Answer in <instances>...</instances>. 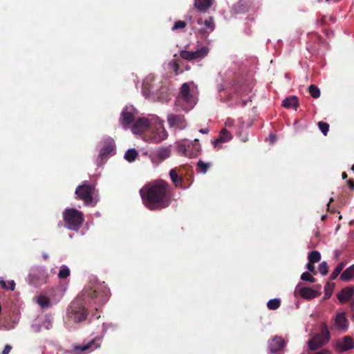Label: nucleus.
<instances>
[{
	"label": "nucleus",
	"instance_id": "nucleus-14",
	"mask_svg": "<svg viewBox=\"0 0 354 354\" xmlns=\"http://www.w3.org/2000/svg\"><path fill=\"white\" fill-rule=\"evenodd\" d=\"M286 343L283 337L274 336L268 342V349L270 353H277L283 348Z\"/></svg>",
	"mask_w": 354,
	"mask_h": 354
},
{
	"label": "nucleus",
	"instance_id": "nucleus-34",
	"mask_svg": "<svg viewBox=\"0 0 354 354\" xmlns=\"http://www.w3.org/2000/svg\"><path fill=\"white\" fill-rule=\"evenodd\" d=\"M309 93L313 98H318L320 96L319 88L314 84H312L308 88Z\"/></svg>",
	"mask_w": 354,
	"mask_h": 354
},
{
	"label": "nucleus",
	"instance_id": "nucleus-52",
	"mask_svg": "<svg viewBox=\"0 0 354 354\" xmlns=\"http://www.w3.org/2000/svg\"><path fill=\"white\" fill-rule=\"evenodd\" d=\"M330 352L327 349H322L316 354H329Z\"/></svg>",
	"mask_w": 354,
	"mask_h": 354
},
{
	"label": "nucleus",
	"instance_id": "nucleus-28",
	"mask_svg": "<svg viewBox=\"0 0 354 354\" xmlns=\"http://www.w3.org/2000/svg\"><path fill=\"white\" fill-rule=\"evenodd\" d=\"M37 303L42 308H48L50 307V299L44 295H39L38 297Z\"/></svg>",
	"mask_w": 354,
	"mask_h": 354
},
{
	"label": "nucleus",
	"instance_id": "nucleus-39",
	"mask_svg": "<svg viewBox=\"0 0 354 354\" xmlns=\"http://www.w3.org/2000/svg\"><path fill=\"white\" fill-rule=\"evenodd\" d=\"M301 279L303 281H310L311 283H314L315 281V279L308 272L302 273L301 275Z\"/></svg>",
	"mask_w": 354,
	"mask_h": 354
},
{
	"label": "nucleus",
	"instance_id": "nucleus-11",
	"mask_svg": "<svg viewBox=\"0 0 354 354\" xmlns=\"http://www.w3.org/2000/svg\"><path fill=\"white\" fill-rule=\"evenodd\" d=\"M167 120L170 128L183 130L187 127V121L183 114H168Z\"/></svg>",
	"mask_w": 354,
	"mask_h": 354
},
{
	"label": "nucleus",
	"instance_id": "nucleus-19",
	"mask_svg": "<svg viewBox=\"0 0 354 354\" xmlns=\"http://www.w3.org/2000/svg\"><path fill=\"white\" fill-rule=\"evenodd\" d=\"M337 346L341 351H346L354 348V341L350 336H344L337 342Z\"/></svg>",
	"mask_w": 354,
	"mask_h": 354
},
{
	"label": "nucleus",
	"instance_id": "nucleus-53",
	"mask_svg": "<svg viewBox=\"0 0 354 354\" xmlns=\"http://www.w3.org/2000/svg\"><path fill=\"white\" fill-rule=\"evenodd\" d=\"M199 131H200L201 133H208V131H209V130H208V129H207V128H206V129H201L199 130Z\"/></svg>",
	"mask_w": 354,
	"mask_h": 354
},
{
	"label": "nucleus",
	"instance_id": "nucleus-10",
	"mask_svg": "<svg viewBox=\"0 0 354 354\" xmlns=\"http://www.w3.org/2000/svg\"><path fill=\"white\" fill-rule=\"evenodd\" d=\"M208 53V48L207 47H202L196 51L182 50L180 53V56L185 60L194 61L201 60L204 58Z\"/></svg>",
	"mask_w": 354,
	"mask_h": 354
},
{
	"label": "nucleus",
	"instance_id": "nucleus-61",
	"mask_svg": "<svg viewBox=\"0 0 354 354\" xmlns=\"http://www.w3.org/2000/svg\"><path fill=\"white\" fill-rule=\"evenodd\" d=\"M351 170L354 171V165L352 166Z\"/></svg>",
	"mask_w": 354,
	"mask_h": 354
},
{
	"label": "nucleus",
	"instance_id": "nucleus-13",
	"mask_svg": "<svg viewBox=\"0 0 354 354\" xmlns=\"http://www.w3.org/2000/svg\"><path fill=\"white\" fill-rule=\"evenodd\" d=\"M100 346L99 339H93L85 344L75 346L73 351L75 354H84L99 348Z\"/></svg>",
	"mask_w": 354,
	"mask_h": 354
},
{
	"label": "nucleus",
	"instance_id": "nucleus-6",
	"mask_svg": "<svg viewBox=\"0 0 354 354\" xmlns=\"http://www.w3.org/2000/svg\"><path fill=\"white\" fill-rule=\"evenodd\" d=\"M95 194V186L83 183L77 186L75 189L77 198L84 201L86 205L94 206L95 202L93 201V196Z\"/></svg>",
	"mask_w": 354,
	"mask_h": 354
},
{
	"label": "nucleus",
	"instance_id": "nucleus-25",
	"mask_svg": "<svg viewBox=\"0 0 354 354\" xmlns=\"http://www.w3.org/2000/svg\"><path fill=\"white\" fill-rule=\"evenodd\" d=\"M180 94L183 100L187 102H190L192 95L190 93V87L188 83H184L180 88Z\"/></svg>",
	"mask_w": 354,
	"mask_h": 354
},
{
	"label": "nucleus",
	"instance_id": "nucleus-20",
	"mask_svg": "<svg viewBox=\"0 0 354 354\" xmlns=\"http://www.w3.org/2000/svg\"><path fill=\"white\" fill-rule=\"evenodd\" d=\"M251 2L249 0H239L234 5V10L236 13H244L249 10Z\"/></svg>",
	"mask_w": 354,
	"mask_h": 354
},
{
	"label": "nucleus",
	"instance_id": "nucleus-43",
	"mask_svg": "<svg viewBox=\"0 0 354 354\" xmlns=\"http://www.w3.org/2000/svg\"><path fill=\"white\" fill-rule=\"evenodd\" d=\"M315 263H310V261L306 265V268L310 271L313 272L315 274H316L314 264Z\"/></svg>",
	"mask_w": 354,
	"mask_h": 354
},
{
	"label": "nucleus",
	"instance_id": "nucleus-47",
	"mask_svg": "<svg viewBox=\"0 0 354 354\" xmlns=\"http://www.w3.org/2000/svg\"><path fill=\"white\" fill-rule=\"evenodd\" d=\"M8 285H9V288L11 290H15V283L14 282V281H10L8 282Z\"/></svg>",
	"mask_w": 354,
	"mask_h": 354
},
{
	"label": "nucleus",
	"instance_id": "nucleus-2",
	"mask_svg": "<svg viewBox=\"0 0 354 354\" xmlns=\"http://www.w3.org/2000/svg\"><path fill=\"white\" fill-rule=\"evenodd\" d=\"M140 194L143 204L150 210L166 208L171 203V187L163 180L146 184L140 190Z\"/></svg>",
	"mask_w": 354,
	"mask_h": 354
},
{
	"label": "nucleus",
	"instance_id": "nucleus-36",
	"mask_svg": "<svg viewBox=\"0 0 354 354\" xmlns=\"http://www.w3.org/2000/svg\"><path fill=\"white\" fill-rule=\"evenodd\" d=\"M318 127L319 130L322 132L324 136H326L329 131V124L324 122H319Z\"/></svg>",
	"mask_w": 354,
	"mask_h": 354
},
{
	"label": "nucleus",
	"instance_id": "nucleus-60",
	"mask_svg": "<svg viewBox=\"0 0 354 354\" xmlns=\"http://www.w3.org/2000/svg\"><path fill=\"white\" fill-rule=\"evenodd\" d=\"M44 259H46L48 258V255H44Z\"/></svg>",
	"mask_w": 354,
	"mask_h": 354
},
{
	"label": "nucleus",
	"instance_id": "nucleus-24",
	"mask_svg": "<svg viewBox=\"0 0 354 354\" xmlns=\"http://www.w3.org/2000/svg\"><path fill=\"white\" fill-rule=\"evenodd\" d=\"M354 278V264L347 268L340 275V280L350 281Z\"/></svg>",
	"mask_w": 354,
	"mask_h": 354
},
{
	"label": "nucleus",
	"instance_id": "nucleus-50",
	"mask_svg": "<svg viewBox=\"0 0 354 354\" xmlns=\"http://www.w3.org/2000/svg\"><path fill=\"white\" fill-rule=\"evenodd\" d=\"M0 285L4 289L8 288V286H7V283L3 280H0Z\"/></svg>",
	"mask_w": 354,
	"mask_h": 354
},
{
	"label": "nucleus",
	"instance_id": "nucleus-9",
	"mask_svg": "<svg viewBox=\"0 0 354 354\" xmlns=\"http://www.w3.org/2000/svg\"><path fill=\"white\" fill-rule=\"evenodd\" d=\"M136 109L132 106H125L120 117V122L124 129L129 128L130 125L136 121Z\"/></svg>",
	"mask_w": 354,
	"mask_h": 354
},
{
	"label": "nucleus",
	"instance_id": "nucleus-56",
	"mask_svg": "<svg viewBox=\"0 0 354 354\" xmlns=\"http://www.w3.org/2000/svg\"><path fill=\"white\" fill-rule=\"evenodd\" d=\"M330 295H331V292L326 290V296L327 297H330Z\"/></svg>",
	"mask_w": 354,
	"mask_h": 354
},
{
	"label": "nucleus",
	"instance_id": "nucleus-18",
	"mask_svg": "<svg viewBox=\"0 0 354 354\" xmlns=\"http://www.w3.org/2000/svg\"><path fill=\"white\" fill-rule=\"evenodd\" d=\"M214 0H194V8L201 12H206L212 6Z\"/></svg>",
	"mask_w": 354,
	"mask_h": 354
},
{
	"label": "nucleus",
	"instance_id": "nucleus-21",
	"mask_svg": "<svg viewBox=\"0 0 354 354\" xmlns=\"http://www.w3.org/2000/svg\"><path fill=\"white\" fill-rule=\"evenodd\" d=\"M299 295L306 299H312L319 295V292L316 290L307 287L301 288L299 291Z\"/></svg>",
	"mask_w": 354,
	"mask_h": 354
},
{
	"label": "nucleus",
	"instance_id": "nucleus-55",
	"mask_svg": "<svg viewBox=\"0 0 354 354\" xmlns=\"http://www.w3.org/2000/svg\"><path fill=\"white\" fill-rule=\"evenodd\" d=\"M342 178H343V179H346V178H348V175H347V174H346V172H344H344H342Z\"/></svg>",
	"mask_w": 354,
	"mask_h": 354
},
{
	"label": "nucleus",
	"instance_id": "nucleus-16",
	"mask_svg": "<svg viewBox=\"0 0 354 354\" xmlns=\"http://www.w3.org/2000/svg\"><path fill=\"white\" fill-rule=\"evenodd\" d=\"M354 295V286H347L342 289L337 295L339 301L342 304L349 301Z\"/></svg>",
	"mask_w": 354,
	"mask_h": 354
},
{
	"label": "nucleus",
	"instance_id": "nucleus-42",
	"mask_svg": "<svg viewBox=\"0 0 354 354\" xmlns=\"http://www.w3.org/2000/svg\"><path fill=\"white\" fill-rule=\"evenodd\" d=\"M171 69L174 71L176 75L178 74V70L180 68V65L176 61H174L173 63L171 64Z\"/></svg>",
	"mask_w": 354,
	"mask_h": 354
},
{
	"label": "nucleus",
	"instance_id": "nucleus-59",
	"mask_svg": "<svg viewBox=\"0 0 354 354\" xmlns=\"http://www.w3.org/2000/svg\"><path fill=\"white\" fill-rule=\"evenodd\" d=\"M333 201V198H330L329 203L332 202ZM329 205H330V203L328 204V207H329Z\"/></svg>",
	"mask_w": 354,
	"mask_h": 354
},
{
	"label": "nucleus",
	"instance_id": "nucleus-35",
	"mask_svg": "<svg viewBox=\"0 0 354 354\" xmlns=\"http://www.w3.org/2000/svg\"><path fill=\"white\" fill-rule=\"evenodd\" d=\"M69 275H70V270H69V268L67 266H62V268L59 270V272L58 273V277L59 279H66Z\"/></svg>",
	"mask_w": 354,
	"mask_h": 354
},
{
	"label": "nucleus",
	"instance_id": "nucleus-23",
	"mask_svg": "<svg viewBox=\"0 0 354 354\" xmlns=\"http://www.w3.org/2000/svg\"><path fill=\"white\" fill-rule=\"evenodd\" d=\"M203 24L205 27L209 30V31L205 30L204 28L198 30V32L202 35L209 34V32L213 31L215 28V24L212 17H209L207 19H206L204 21Z\"/></svg>",
	"mask_w": 354,
	"mask_h": 354
},
{
	"label": "nucleus",
	"instance_id": "nucleus-32",
	"mask_svg": "<svg viewBox=\"0 0 354 354\" xmlns=\"http://www.w3.org/2000/svg\"><path fill=\"white\" fill-rule=\"evenodd\" d=\"M281 301L279 299H272L268 301L267 307L269 310H276L279 308Z\"/></svg>",
	"mask_w": 354,
	"mask_h": 354
},
{
	"label": "nucleus",
	"instance_id": "nucleus-37",
	"mask_svg": "<svg viewBox=\"0 0 354 354\" xmlns=\"http://www.w3.org/2000/svg\"><path fill=\"white\" fill-rule=\"evenodd\" d=\"M187 23L184 21H177L174 23L173 27L171 28V30L173 31L178 30L180 29H183L186 27Z\"/></svg>",
	"mask_w": 354,
	"mask_h": 354
},
{
	"label": "nucleus",
	"instance_id": "nucleus-62",
	"mask_svg": "<svg viewBox=\"0 0 354 354\" xmlns=\"http://www.w3.org/2000/svg\"><path fill=\"white\" fill-rule=\"evenodd\" d=\"M237 93H238L239 94H240L241 95H242V94H241V91H237Z\"/></svg>",
	"mask_w": 354,
	"mask_h": 354
},
{
	"label": "nucleus",
	"instance_id": "nucleus-7",
	"mask_svg": "<svg viewBox=\"0 0 354 354\" xmlns=\"http://www.w3.org/2000/svg\"><path fill=\"white\" fill-rule=\"evenodd\" d=\"M192 145L193 149L192 151H190V145L187 144L186 140L178 142L177 145L178 152L185 156H188L190 158L197 156L201 151V145L199 144L198 140L194 139Z\"/></svg>",
	"mask_w": 354,
	"mask_h": 354
},
{
	"label": "nucleus",
	"instance_id": "nucleus-22",
	"mask_svg": "<svg viewBox=\"0 0 354 354\" xmlns=\"http://www.w3.org/2000/svg\"><path fill=\"white\" fill-rule=\"evenodd\" d=\"M169 176L176 187H182L183 178L178 176L176 168L170 170Z\"/></svg>",
	"mask_w": 354,
	"mask_h": 354
},
{
	"label": "nucleus",
	"instance_id": "nucleus-3",
	"mask_svg": "<svg viewBox=\"0 0 354 354\" xmlns=\"http://www.w3.org/2000/svg\"><path fill=\"white\" fill-rule=\"evenodd\" d=\"M167 135L163 125V121L159 118H154V123L145 133L144 140L147 142L158 143L166 139Z\"/></svg>",
	"mask_w": 354,
	"mask_h": 354
},
{
	"label": "nucleus",
	"instance_id": "nucleus-15",
	"mask_svg": "<svg viewBox=\"0 0 354 354\" xmlns=\"http://www.w3.org/2000/svg\"><path fill=\"white\" fill-rule=\"evenodd\" d=\"M115 145L113 139H106L103 144V147L100 150L99 158L102 160L106 159L109 155H111L115 150Z\"/></svg>",
	"mask_w": 354,
	"mask_h": 354
},
{
	"label": "nucleus",
	"instance_id": "nucleus-46",
	"mask_svg": "<svg viewBox=\"0 0 354 354\" xmlns=\"http://www.w3.org/2000/svg\"><path fill=\"white\" fill-rule=\"evenodd\" d=\"M187 18L189 19V22L190 24V25L192 26V30L196 32V30L194 26V19H193V17L192 15H189L187 17Z\"/></svg>",
	"mask_w": 354,
	"mask_h": 354
},
{
	"label": "nucleus",
	"instance_id": "nucleus-26",
	"mask_svg": "<svg viewBox=\"0 0 354 354\" xmlns=\"http://www.w3.org/2000/svg\"><path fill=\"white\" fill-rule=\"evenodd\" d=\"M282 105L288 109L292 108L297 109V108L299 106L298 99L295 96L287 97L283 101Z\"/></svg>",
	"mask_w": 354,
	"mask_h": 354
},
{
	"label": "nucleus",
	"instance_id": "nucleus-57",
	"mask_svg": "<svg viewBox=\"0 0 354 354\" xmlns=\"http://www.w3.org/2000/svg\"><path fill=\"white\" fill-rule=\"evenodd\" d=\"M330 295H331V292L326 290V296L327 297H330Z\"/></svg>",
	"mask_w": 354,
	"mask_h": 354
},
{
	"label": "nucleus",
	"instance_id": "nucleus-27",
	"mask_svg": "<svg viewBox=\"0 0 354 354\" xmlns=\"http://www.w3.org/2000/svg\"><path fill=\"white\" fill-rule=\"evenodd\" d=\"M153 154L155 158H157L162 161L170 156L171 150L167 147L161 148L156 150Z\"/></svg>",
	"mask_w": 354,
	"mask_h": 354
},
{
	"label": "nucleus",
	"instance_id": "nucleus-31",
	"mask_svg": "<svg viewBox=\"0 0 354 354\" xmlns=\"http://www.w3.org/2000/svg\"><path fill=\"white\" fill-rule=\"evenodd\" d=\"M308 259L310 263H317L320 261L321 254L318 251L314 250L309 253Z\"/></svg>",
	"mask_w": 354,
	"mask_h": 354
},
{
	"label": "nucleus",
	"instance_id": "nucleus-33",
	"mask_svg": "<svg viewBox=\"0 0 354 354\" xmlns=\"http://www.w3.org/2000/svg\"><path fill=\"white\" fill-rule=\"evenodd\" d=\"M211 164L208 162H204L203 160H199L197 162V168L198 171L203 174H205L208 169L210 167Z\"/></svg>",
	"mask_w": 354,
	"mask_h": 354
},
{
	"label": "nucleus",
	"instance_id": "nucleus-41",
	"mask_svg": "<svg viewBox=\"0 0 354 354\" xmlns=\"http://www.w3.org/2000/svg\"><path fill=\"white\" fill-rule=\"evenodd\" d=\"M346 263V262H341L339 263L336 268L334 269V272L337 273V274H339L343 270L344 268L345 267Z\"/></svg>",
	"mask_w": 354,
	"mask_h": 354
},
{
	"label": "nucleus",
	"instance_id": "nucleus-40",
	"mask_svg": "<svg viewBox=\"0 0 354 354\" xmlns=\"http://www.w3.org/2000/svg\"><path fill=\"white\" fill-rule=\"evenodd\" d=\"M41 327H43L46 330H50L53 327V324L49 319H46L43 321Z\"/></svg>",
	"mask_w": 354,
	"mask_h": 354
},
{
	"label": "nucleus",
	"instance_id": "nucleus-8",
	"mask_svg": "<svg viewBox=\"0 0 354 354\" xmlns=\"http://www.w3.org/2000/svg\"><path fill=\"white\" fill-rule=\"evenodd\" d=\"M154 118L157 117L152 116L151 118H140L137 119L131 126L132 132L133 133H143L144 137L151 125L153 124Z\"/></svg>",
	"mask_w": 354,
	"mask_h": 354
},
{
	"label": "nucleus",
	"instance_id": "nucleus-1",
	"mask_svg": "<svg viewBox=\"0 0 354 354\" xmlns=\"http://www.w3.org/2000/svg\"><path fill=\"white\" fill-rule=\"evenodd\" d=\"M110 295V290L104 282L94 288H84L82 295L68 306L66 319L76 324L85 321L88 315V301L91 300L95 304L103 305L109 300Z\"/></svg>",
	"mask_w": 354,
	"mask_h": 354
},
{
	"label": "nucleus",
	"instance_id": "nucleus-17",
	"mask_svg": "<svg viewBox=\"0 0 354 354\" xmlns=\"http://www.w3.org/2000/svg\"><path fill=\"white\" fill-rule=\"evenodd\" d=\"M232 136L231 133L227 131L226 129H223L218 138L212 141V144L217 150L220 149L219 144L223 142H226L230 141L232 139Z\"/></svg>",
	"mask_w": 354,
	"mask_h": 354
},
{
	"label": "nucleus",
	"instance_id": "nucleus-4",
	"mask_svg": "<svg viewBox=\"0 0 354 354\" xmlns=\"http://www.w3.org/2000/svg\"><path fill=\"white\" fill-rule=\"evenodd\" d=\"M63 220L65 227L73 231H77L84 221L83 213L75 208L66 209L63 212Z\"/></svg>",
	"mask_w": 354,
	"mask_h": 354
},
{
	"label": "nucleus",
	"instance_id": "nucleus-29",
	"mask_svg": "<svg viewBox=\"0 0 354 354\" xmlns=\"http://www.w3.org/2000/svg\"><path fill=\"white\" fill-rule=\"evenodd\" d=\"M138 153L134 149H131L127 151L124 155V158L129 162H133L136 160Z\"/></svg>",
	"mask_w": 354,
	"mask_h": 354
},
{
	"label": "nucleus",
	"instance_id": "nucleus-48",
	"mask_svg": "<svg viewBox=\"0 0 354 354\" xmlns=\"http://www.w3.org/2000/svg\"><path fill=\"white\" fill-rule=\"evenodd\" d=\"M248 102V100H241L239 104V106H241V107H244L245 106L247 105V103Z\"/></svg>",
	"mask_w": 354,
	"mask_h": 354
},
{
	"label": "nucleus",
	"instance_id": "nucleus-38",
	"mask_svg": "<svg viewBox=\"0 0 354 354\" xmlns=\"http://www.w3.org/2000/svg\"><path fill=\"white\" fill-rule=\"evenodd\" d=\"M328 267L327 263L326 261H322L319 265V271L324 276L327 274V273L328 272Z\"/></svg>",
	"mask_w": 354,
	"mask_h": 354
},
{
	"label": "nucleus",
	"instance_id": "nucleus-30",
	"mask_svg": "<svg viewBox=\"0 0 354 354\" xmlns=\"http://www.w3.org/2000/svg\"><path fill=\"white\" fill-rule=\"evenodd\" d=\"M142 92L146 97L149 96L151 93H153V87L151 86L148 80H145L143 82Z\"/></svg>",
	"mask_w": 354,
	"mask_h": 354
},
{
	"label": "nucleus",
	"instance_id": "nucleus-51",
	"mask_svg": "<svg viewBox=\"0 0 354 354\" xmlns=\"http://www.w3.org/2000/svg\"><path fill=\"white\" fill-rule=\"evenodd\" d=\"M319 22L322 25H324L326 24V17L322 16L320 19H319Z\"/></svg>",
	"mask_w": 354,
	"mask_h": 354
},
{
	"label": "nucleus",
	"instance_id": "nucleus-12",
	"mask_svg": "<svg viewBox=\"0 0 354 354\" xmlns=\"http://www.w3.org/2000/svg\"><path fill=\"white\" fill-rule=\"evenodd\" d=\"M348 322L344 313H338L333 318L331 329L345 332L348 329Z\"/></svg>",
	"mask_w": 354,
	"mask_h": 354
},
{
	"label": "nucleus",
	"instance_id": "nucleus-5",
	"mask_svg": "<svg viewBox=\"0 0 354 354\" xmlns=\"http://www.w3.org/2000/svg\"><path fill=\"white\" fill-rule=\"evenodd\" d=\"M330 339V334L326 323L323 322L320 326V333L313 336L308 342V345L310 350H317L326 345Z\"/></svg>",
	"mask_w": 354,
	"mask_h": 354
},
{
	"label": "nucleus",
	"instance_id": "nucleus-54",
	"mask_svg": "<svg viewBox=\"0 0 354 354\" xmlns=\"http://www.w3.org/2000/svg\"><path fill=\"white\" fill-rule=\"evenodd\" d=\"M203 23H204V21H203V19L201 18H199L197 19V24L198 25H202Z\"/></svg>",
	"mask_w": 354,
	"mask_h": 354
},
{
	"label": "nucleus",
	"instance_id": "nucleus-45",
	"mask_svg": "<svg viewBox=\"0 0 354 354\" xmlns=\"http://www.w3.org/2000/svg\"><path fill=\"white\" fill-rule=\"evenodd\" d=\"M11 349H12L11 346H10L8 344L6 345L2 351V354H8L10 352Z\"/></svg>",
	"mask_w": 354,
	"mask_h": 354
},
{
	"label": "nucleus",
	"instance_id": "nucleus-58",
	"mask_svg": "<svg viewBox=\"0 0 354 354\" xmlns=\"http://www.w3.org/2000/svg\"><path fill=\"white\" fill-rule=\"evenodd\" d=\"M192 142H193V141H192V142H188V141L187 140V144H189V145H190V147H189V150H190V151H192V149H193V147H192Z\"/></svg>",
	"mask_w": 354,
	"mask_h": 354
},
{
	"label": "nucleus",
	"instance_id": "nucleus-44",
	"mask_svg": "<svg viewBox=\"0 0 354 354\" xmlns=\"http://www.w3.org/2000/svg\"><path fill=\"white\" fill-rule=\"evenodd\" d=\"M347 185L351 190H354V179L350 178L347 181Z\"/></svg>",
	"mask_w": 354,
	"mask_h": 354
},
{
	"label": "nucleus",
	"instance_id": "nucleus-49",
	"mask_svg": "<svg viewBox=\"0 0 354 354\" xmlns=\"http://www.w3.org/2000/svg\"><path fill=\"white\" fill-rule=\"evenodd\" d=\"M338 276H339V274H337L334 271H333V272L330 275V279L335 280Z\"/></svg>",
	"mask_w": 354,
	"mask_h": 354
}]
</instances>
